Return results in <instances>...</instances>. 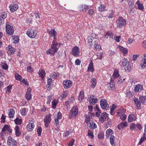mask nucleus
<instances>
[{
    "label": "nucleus",
    "instance_id": "obj_1",
    "mask_svg": "<svg viewBox=\"0 0 146 146\" xmlns=\"http://www.w3.org/2000/svg\"><path fill=\"white\" fill-rule=\"evenodd\" d=\"M49 33L50 36H53L54 40L52 42L50 49L46 51V53L53 55L57 52L59 48L60 44L56 41V33L54 29H51L49 31Z\"/></svg>",
    "mask_w": 146,
    "mask_h": 146
},
{
    "label": "nucleus",
    "instance_id": "obj_2",
    "mask_svg": "<svg viewBox=\"0 0 146 146\" xmlns=\"http://www.w3.org/2000/svg\"><path fill=\"white\" fill-rule=\"evenodd\" d=\"M78 114V107L74 106L71 109L69 115V118L71 119L72 118H75Z\"/></svg>",
    "mask_w": 146,
    "mask_h": 146
},
{
    "label": "nucleus",
    "instance_id": "obj_3",
    "mask_svg": "<svg viewBox=\"0 0 146 146\" xmlns=\"http://www.w3.org/2000/svg\"><path fill=\"white\" fill-rule=\"evenodd\" d=\"M116 23L117 27L119 28L122 27L126 24L125 20L123 19L121 17H119L118 18Z\"/></svg>",
    "mask_w": 146,
    "mask_h": 146
},
{
    "label": "nucleus",
    "instance_id": "obj_4",
    "mask_svg": "<svg viewBox=\"0 0 146 146\" xmlns=\"http://www.w3.org/2000/svg\"><path fill=\"white\" fill-rule=\"evenodd\" d=\"M51 114H49L46 115L44 117V121L45 127L46 128L48 127L49 123L51 121Z\"/></svg>",
    "mask_w": 146,
    "mask_h": 146
},
{
    "label": "nucleus",
    "instance_id": "obj_5",
    "mask_svg": "<svg viewBox=\"0 0 146 146\" xmlns=\"http://www.w3.org/2000/svg\"><path fill=\"white\" fill-rule=\"evenodd\" d=\"M101 108L104 110H107L109 108V105L106 100L105 99H101L100 102Z\"/></svg>",
    "mask_w": 146,
    "mask_h": 146
},
{
    "label": "nucleus",
    "instance_id": "obj_6",
    "mask_svg": "<svg viewBox=\"0 0 146 146\" xmlns=\"http://www.w3.org/2000/svg\"><path fill=\"white\" fill-rule=\"evenodd\" d=\"M8 145L9 146H16L17 142L11 136H9L7 141Z\"/></svg>",
    "mask_w": 146,
    "mask_h": 146
},
{
    "label": "nucleus",
    "instance_id": "obj_7",
    "mask_svg": "<svg viewBox=\"0 0 146 146\" xmlns=\"http://www.w3.org/2000/svg\"><path fill=\"white\" fill-rule=\"evenodd\" d=\"M6 28L7 34L9 35H13L14 33V29L13 27L8 24L6 25Z\"/></svg>",
    "mask_w": 146,
    "mask_h": 146
},
{
    "label": "nucleus",
    "instance_id": "obj_8",
    "mask_svg": "<svg viewBox=\"0 0 146 146\" xmlns=\"http://www.w3.org/2000/svg\"><path fill=\"white\" fill-rule=\"evenodd\" d=\"M37 33L36 30H28L27 32V35L30 38H34Z\"/></svg>",
    "mask_w": 146,
    "mask_h": 146
},
{
    "label": "nucleus",
    "instance_id": "obj_9",
    "mask_svg": "<svg viewBox=\"0 0 146 146\" xmlns=\"http://www.w3.org/2000/svg\"><path fill=\"white\" fill-rule=\"evenodd\" d=\"M109 118L108 114L106 112H103L100 115V117L99 118V121L103 123L106 120H107Z\"/></svg>",
    "mask_w": 146,
    "mask_h": 146
},
{
    "label": "nucleus",
    "instance_id": "obj_10",
    "mask_svg": "<svg viewBox=\"0 0 146 146\" xmlns=\"http://www.w3.org/2000/svg\"><path fill=\"white\" fill-rule=\"evenodd\" d=\"M64 87L65 89H68L71 86L72 84V82L70 80L64 81L63 82Z\"/></svg>",
    "mask_w": 146,
    "mask_h": 146
},
{
    "label": "nucleus",
    "instance_id": "obj_11",
    "mask_svg": "<svg viewBox=\"0 0 146 146\" xmlns=\"http://www.w3.org/2000/svg\"><path fill=\"white\" fill-rule=\"evenodd\" d=\"M80 51L79 50V47L77 46L74 47L72 49V54L75 56H77L79 55Z\"/></svg>",
    "mask_w": 146,
    "mask_h": 146
},
{
    "label": "nucleus",
    "instance_id": "obj_12",
    "mask_svg": "<svg viewBox=\"0 0 146 146\" xmlns=\"http://www.w3.org/2000/svg\"><path fill=\"white\" fill-rule=\"evenodd\" d=\"M136 116L135 114L132 113L129 114L128 116V121L131 122L137 119Z\"/></svg>",
    "mask_w": 146,
    "mask_h": 146
},
{
    "label": "nucleus",
    "instance_id": "obj_13",
    "mask_svg": "<svg viewBox=\"0 0 146 146\" xmlns=\"http://www.w3.org/2000/svg\"><path fill=\"white\" fill-rule=\"evenodd\" d=\"M31 89L30 88H28L27 89V91L25 97L26 99L28 101L30 100L31 98Z\"/></svg>",
    "mask_w": 146,
    "mask_h": 146
},
{
    "label": "nucleus",
    "instance_id": "obj_14",
    "mask_svg": "<svg viewBox=\"0 0 146 146\" xmlns=\"http://www.w3.org/2000/svg\"><path fill=\"white\" fill-rule=\"evenodd\" d=\"M98 100V98H94V96H91L90 98H89L88 101L90 104H94L97 102Z\"/></svg>",
    "mask_w": 146,
    "mask_h": 146
},
{
    "label": "nucleus",
    "instance_id": "obj_15",
    "mask_svg": "<svg viewBox=\"0 0 146 146\" xmlns=\"http://www.w3.org/2000/svg\"><path fill=\"white\" fill-rule=\"evenodd\" d=\"M133 100L136 106L137 109H140L141 104L138 98L135 97L133 99Z\"/></svg>",
    "mask_w": 146,
    "mask_h": 146
},
{
    "label": "nucleus",
    "instance_id": "obj_16",
    "mask_svg": "<svg viewBox=\"0 0 146 146\" xmlns=\"http://www.w3.org/2000/svg\"><path fill=\"white\" fill-rule=\"evenodd\" d=\"M140 66L143 69L146 68V55L144 56L143 59L141 62Z\"/></svg>",
    "mask_w": 146,
    "mask_h": 146
},
{
    "label": "nucleus",
    "instance_id": "obj_17",
    "mask_svg": "<svg viewBox=\"0 0 146 146\" xmlns=\"http://www.w3.org/2000/svg\"><path fill=\"white\" fill-rule=\"evenodd\" d=\"M9 7L11 12H14L17 9L18 6L17 4H14L10 5L9 6Z\"/></svg>",
    "mask_w": 146,
    "mask_h": 146
},
{
    "label": "nucleus",
    "instance_id": "obj_18",
    "mask_svg": "<svg viewBox=\"0 0 146 146\" xmlns=\"http://www.w3.org/2000/svg\"><path fill=\"white\" fill-rule=\"evenodd\" d=\"M120 64L122 65L123 66H126L129 63V62L127 59L125 58H123L121 60L119 63Z\"/></svg>",
    "mask_w": 146,
    "mask_h": 146
},
{
    "label": "nucleus",
    "instance_id": "obj_19",
    "mask_svg": "<svg viewBox=\"0 0 146 146\" xmlns=\"http://www.w3.org/2000/svg\"><path fill=\"white\" fill-rule=\"evenodd\" d=\"M143 90L142 85L140 84H138L135 86L134 87V92L137 93L139 91Z\"/></svg>",
    "mask_w": 146,
    "mask_h": 146
},
{
    "label": "nucleus",
    "instance_id": "obj_20",
    "mask_svg": "<svg viewBox=\"0 0 146 146\" xmlns=\"http://www.w3.org/2000/svg\"><path fill=\"white\" fill-rule=\"evenodd\" d=\"M8 54L9 55H10L14 54L15 53V50L11 46H9L8 49L7 51Z\"/></svg>",
    "mask_w": 146,
    "mask_h": 146
},
{
    "label": "nucleus",
    "instance_id": "obj_21",
    "mask_svg": "<svg viewBox=\"0 0 146 146\" xmlns=\"http://www.w3.org/2000/svg\"><path fill=\"white\" fill-rule=\"evenodd\" d=\"M88 45L89 46H91L92 45V42L94 41V42H95V39H94L92 36L88 37Z\"/></svg>",
    "mask_w": 146,
    "mask_h": 146
},
{
    "label": "nucleus",
    "instance_id": "obj_22",
    "mask_svg": "<svg viewBox=\"0 0 146 146\" xmlns=\"http://www.w3.org/2000/svg\"><path fill=\"white\" fill-rule=\"evenodd\" d=\"M113 34L110 31H108L106 33L104 36V38H106L108 39V38H113Z\"/></svg>",
    "mask_w": 146,
    "mask_h": 146
},
{
    "label": "nucleus",
    "instance_id": "obj_23",
    "mask_svg": "<svg viewBox=\"0 0 146 146\" xmlns=\"http://www.w3.org/2000/svg\"><path fill=\"white\" fill-rule=\"evenodd\" d=\"M111 79H112L111 78ZM115 84L113 81L111 80L110 83L108 84V86L110 89L113 90L115 88Z\"/></svg>",
    "mask_w": 146,
    "mask_h": 146
},
{
    "label": "nucleus",
    "instance_id": "obj_24",
    "mask_svg": "<svg viewBox=\"0 0 146 146\" xmlns=\"http://www.w3.org/2000/svg\"><path fill=\"white\" fill-rule=\"evenodd\" d=\"M127 122L126 121L122 122L120 123L117 126V128L119 130H120L121 128H123L127 126Z\"/></svg>",
    "mask_w": 146,
    "mask_h": 146
},
{
    "label": "nucleus",
    "instance_id": "obj_25",
    "mask_svg": "<svg viewBox=\"0 0 146 146\" xmlns=\"http://www.w3.org/2000/svg\"><path fill=\"white\" fill-rule=\"evenodd\" d=\"M89 8L88 6L85 4H83L80 6V9L83 12L86 11Z\"/></svg>",
    "mask_w": 146,
    "mask_h": 146
},
{
    "label": "nucleus",
    "instance_id": "obj_26",
    "mask_svg": "<svg viewBox=\"0 0 146 146\" xmlns=\"http://www.w3.org/2000/svg\"><path fill=\"white\" fill-rule=\"evenodd\" d=\"M96 112V117H99L101 111L98 106H96L94 108Z\"/></svg>",
    "mask_w": 146,
    "mask_h": 146
},
{
    "label": "nucleus",
    "instance_id": "obj_27",
    "mask_svg": "<svg viewBox=\"0 0 146 146\" xmlns=\"http://www.w3.org/2000/svg\"><path fill=\"white\" fill-rule=\"evenodd\" d=\"M115 137L113 135H111L110 137V142L111 145L115 146Z\"/></svg>",
    "mask_w": 146,
    "mask_h": 146
},
{
    "label": "nucleus",
    "instance_id": "obj_28",
    "mask_svg": "<svg viewBox=\"0 0 146 146\" xmlns=\"http://www.w3.org/2000/svg\"><path fill=\"white\" fill-rule=\"evenodd\" d=\"M113 134V131L110 129H107L106 132V137H109V135H112Z\"/></svg>",
    "mask_w": 146,
    "mask_h": 146
},
{
    "label": "nucleus",
    "instance_id": "obj_29",
    "mask_svg": "<svg viewBox=\"0 0 146 146\" xmlns=\"http://www.w3.org/2000/svg\"><path fill=\"white\" fill-rule=\"evenodd\" d=\"M34 124L33 123H29L27 126V128L29 130L31 131L33 130L34 127Z\"/></svg>",
    "mask_w": 146,
    "mask_h": 146
},
{
    "label": "nucleus",
    "instance_id": "obj_30",
    "mask_svg": "<svg viewBox=\"0 0 146 146\" xmlns=\"http://www.w3.org/2000/svg\"><path fill=\"white\" fill-rule=\"evenodd\" d=\"M119 75V74L118 70H115L113 73V75H112V78L113 79H116L118 78Z\"/></svg>",
    "mask_w": 146,
    "mask_h": 146
},
{
    "label": "nucleus",
    "instance_id": "obj_31",
    "mask_svg": "<svg viewBox=\"0 0 146 146\" xmlns=\"http://www.w3.org/2000/svg\"><path fill=\"white\" fill-rule=\"evenodd\" d=\"M91 82L92 83L91 87L94 88L96 85V80L95 78H93L91 80Z\"/></svg>",
    "mask_w": 146,
    "mask_h": 146
},
{
    "label": "nucleus",
    "instance_id": "obj_32",
    "mask_svg": "<svg viewBox=\"0 0 146 146\" xmlns=\"http://www.w3.org/2000/svg\"><path fill=\"white\" fill-rule=\"evenodd\" d=\"M94 68L93 66V63L92 62L90 63L88 69V71L93 72L94 71Z\"/></svg>",
    "mask_w": 146,
    "mask_h": 146
},
{
    "label": "nucleus",
    "instance_id": "obj_33",
    "mask_svg": "<svg viewBox=\"0 0 146 146\" xmlns=\"http://www.w3.org/2000/svg\"><path fill=\"white\" fill-rule=\"evenodd\" d=\"M125 111V110L123 109L118 110L117 112V115L118 116H120L121 115H123Z\"/></svg>",
    "mask_w": 146,
    "mask_h": 146
},
{
    "label": "nucleus",
    "instance_id": "obj_34",
    "mask_svg": "<svg viewBox=\"0 0 146 146\" xmlns=\"http://www.w3.org/2000/svg\"><path fill=\"white\" fill-rule=\"evenodd\" d=\"M15 134L16 136H19L21 134V132L19 131V127L17 125L16 126L15 128Z\"/></svg>",
    "mask_w": 146,
    "mask_h": 146
},
{
    "label": "nucleus",
    "instance_id": "obj_35",
    "mask_svg": "<svg viewBox=\"0 0 146 146\" xmlns=\"http://www.w3.org/2000/svg\"><path fill=\"white\" fill-rule=\"evenodd\" d=\"M84 92L81 91L80 92V94L78 97V99L80 101H82V100L84 99Z\"/></svg>",
    "mask_w": 146,
    "mask_h": 146
},
{
    "label": "nucleus",
    "instance_id": "obj_36",
    "mask_svg": "<svg viewBox=\"0 0 146 146\" xmlns=\"http://www.w3.org/2000/svg\"><path fill=\"white\" fill-rule=\"evenodd\" d=\"M140 1L139 0H138L136 3V5L138 6V9L140 10H142L144 9V7L142 4L140 3Z\"/></svg>",
    "mask_w": 146,
    "mask_h": 146
},
{
    "label": "nucleus",
    "instance_id": "obj_37",
    "mask_svg": "<svg viewBox=\"0 0 146 146\" xmlns=\"http://www.w3.org/2000/svg\"><path fill=\"white\" fill-rule=\"evenodd\" d=\"M89 124H90V128L95 129L97 127L95 123L93 122L92 121H90Z\"/></svg>",
    "mask_w": 146,
    "mask_h": 146
},
{
    "label": "nucleus",
    "instance_id": "obj_38",
    "mask_svg": "<svg viewBox=\"0 0 146 146\" xmlns=\"http://www.w3.org/2000/svg\"><path fill=\"white\" fill-rule=\"evenodd\" d=\"M28 110L25 108H23L20 111V113L21 115L23 116H25L27 113Z\"/></svg>",
    "mask_w": 146,
    "mask_h": 146
},
{
    "label": "nucleus",
    "instance_id": "obj_39",
    "mask_svg": "<svg viewBox=\"0 0 146 146\" xmlns=\"http://www.w3.org/2000/svg\"><path fill=\"white\" fill-rule=\"evenodd\" d=\"M39 76H40L42 79H43L44 77L45 74V71L44 70H39L38 72Z\"/></svg>",
    "mask_w": 146,
    "mask_h": 146
},
{
    "label": "nucleus",
    "instance_id": "obj_40",
    "mask_svg": "<svg viewBox=\"0 0 146 146\" xmlns=\"http://www.w3.org/2000/svg\"><path fill=\"white\" fill-rule=\"evenodd\" d=\"M15 111L13 109H11L9 114V117L10 118H13L14 117V115L15 114Z\"/></svg>",
    "mask_w": 146,
    "mask_h": 146
},
{
    "label": "nucleus",
    "instance_id": "obj_41",
    "mask_svg": "<svg viewBox=\"0 0 146 146\" xmlns=\"http://www.w3.org/2000/svg\"><path fill=\"white\" fill-rule=\"evenodd\" d=\"M59 74L58 73L53 72L51 74V77L53 79H56L59 76Z\"/></svg>",
    "mask_w": 146,
    "mask_h": 146
},
{
    "label": "nucleus",
    "instance_id": "obj_42",
    "mask_svg": "<svg viewBox=\"0 0 146 146\" xmlns=\"http://www.w3.org/2000/svg\"><path fill=\"white\" fill-rule=\"evenodd\" d=\"M15 77L16 80L20 81L22 80V76L17 73L15 74Z\"/></svg>",
    "mask_w": 146,
    "mask_h": 146
},
{
    "label": "nucleus",
    "instance_id": "obj_43",
    "mask_svg": "<svg viewBox=\"0 0 146 146\" xmlns=\"http://www.w3.org/2000/svg\"><path fill=\"white\" fill-rule=\"evenodd\" d=\"M58 103V101L57 100H54L52 102V108L53 109H55L56 106Z\"/></svg>",
    "mask_w": 146,
    "mask_h": 146
},
{
    "label": "nucleus",
    "instance_id": "obj_44",
    "mask_svg": "<svg viewBox=\"0 0 146 146\" xmlns=\"http://www.w3.org/2000/svg\"><path fill=\"white\" fill-rule=\"evenodd\" d=\"M139 99L142 103L144 104L145 102V100H146V96H140L139 97Z\"/></svg>",
    "mask_w": 146,
    "mask_h": 146
},
{
    "label": "nucleus",
    "instance_id": "obj_45",
    "mask_svg": "<svg viewBox=\"0 0 146 146\" xmlns=\"http://www.w3.org/2000/svg\"><path fill=\"white\" fill-rule=\"evenodd\" d=\"M14 121L16 124L20 125L22 123V119H19L18 117H17L15 120Z\"/></svg>",
    "mask_w": 146,
    "mask_h": 146
},
{
    "label": "nucleus",
    "instance_id": "obj_46",
    "mask_svg": "<svg viewBox=\"0 0 146 146\" xmlns=\"http://www.w3.org/2000/svg\"><path fill=\"white\" fill-rule=\"evenodd\" d=\"M106 6L103 4L101 5L99 7V10L100 11H103L105 10Z\"/></svg>",
    "mask_w": 146,
    "mask_h": 146
},
{
    "label": "nucleus",
    "instance_id": "obj_47",
    "mask_svg": "<svg viewBox=\"0 0 146 146\" xmlns=\"http://www.w3.org/2000/svg\"><path fill=\"white\" fill-rule=\"evenodd\" d=\"M71 133V131H67L66 132H64L63 133L64 137H66L69 136Z\"/></svg>",
    "mask_w": 146,
    "mask_h": 146
},
{
    "label": "nucleus",
    "instance_id": "obj_48",
    "mask_svg": "<svg viewBox=\"0 0 146 146\" xmlns=\"http://www.w3.org/2000/svg\"><path fill=\"white\" fill-rule=\"evenodd\" d=\"M7 16V15L6 13L3 12L2 13L1 15L0 19H2L4 21V19L6 18Z\"/></svg>",
    "mask_w": 146,
    "mask_h": 146
},
{
    "label": "nucleus",
    "instance_id": "obj_49",
    "mask_svg": "<svg viewBox=\"0 0 146 146\" xmlns=\"http://www.w3.org/2000/svg\"><path fill=\"white\" fill-rule=\"evenodd\" d=\"M86 119H85V121L86 123H88L90 122V121H91L90 120L91 118V116L90 115H86Z\"/></svg>",
    "mask_w": 146,
    "mask_h": 146
},
{
    "label": "nucleus",
    "instance_id": "obj_50",
    "mask_svg": "<svg viewBox=\"0 0 146 146\" xmlns=\"http://www.w3.org/2000/svg\"><path fill=\"white\" fill-rule=\"evenodd\" d=\"M119 49L120 50L122 51L123 53L125 54L127 53L128 52L126 48H124L122 46L119 47Z\"/></svg>",
    "mask_w": 146,
    "mask_h": 146
},
{
    "label": "nucleus",
    "instance_id": "obj_51",
    "mask_svg": "<svg viewBox=\"0 0 146 146\" xmlns=\"http://www.w3.org/2000/svg\"><path fill=\"white\" fill-rule=\"evenodd\" d=\"M13 39L14 41L13 43L15 44L19 41V38L17 36H14Z\"/></svg>",
    "mask_w": 146,
    "mask_h": 146
},
{
    "label": "nucleus",
    "instance_id": "obj_52",
    "mask_svg": "<svg viewBox=\"0 0 146 146\" xmlns=\"http://www.w3.org/2000/svg\"><path fill=\"white\" fill-rule=\"evenodd\" d=\"M104 137V133L102 131H101L98 135V138L99 139H102Z\"/></svg>",
    "mask_w": 146,
    "mask_h": 146
},
{
    "label": "nucleus",
    "instance_id": "obj_53",
    "mask_svg": "<svg viewBox=\"0 0 146 146\" xmlns=\"http://www.w3.org/2000/svg\"><path fill=\"white\" fill-rule=\"evenodd\" d=\"M1 65L2 68L4 69L5 70H7L8 67V65H7V64L5 63H2L1 64Z\"/></svg>",
    "mask_w": 146,
    "mask_h": 146
},
{
    "label": "nucleus",
    "instance_id": "obj_54",
    "mask_svg": "<svg viewBox=\"0 0 146 146\" xmlns=\"http://www.w3.org/2000/svg\"><path fill=\"white\" fill-rule=\"evenodd\" d=\"M42 130V129L40 127H38L37 131L38 136H40L41 135Z\"/></svg>",
    "mask_w": 146,
    "mask_h": 146
},
{
    "label": "nucleus",
    "instance_id": "obj_55",
    "mask_svg": "<svg viewBox=\"0 0 146 146\" xmlns=\"http://www.w3.org/2000/svg\"><path fill=\"white\" fill-rule=\"evenodd\" d=\"M126 95L129 98L131 97L132 96L131 92L129 90L126 91Z\"/></svg>",
    "mask_w": 146,
    "mask_h": 146
},
{
    "label": "nucleus",
    "instance_id": "obj_56",
    "mask_svg": "<svg viewBox=\"0 0 146 146\" xmlns=\"http://www.w3.org/2000/svg\"><path fill=\"white\" fill-rule=\"evenodd\" d=\"M47 84L46 85L47 87H49L50 86V84L51 83H52V79L51 78H47Z\"/></svg>",
    "mask_w": 146,
    "mask_h": 146
},
{
    "label": "nucleus",
    "instance_id": "obj_57",
    "mask_svg": "<svg viewBox=\"0 0 146 146\" xmlns=\"http://www.w3.org/2000/svg\"><path fill=\"white\" fill-rule=\"evenodd\" d=\"M136 127V125L134 123H131L130 125V128L131 130H133L135 129Z\"/></svg>",
    "mask_w": 146,
    "mask_h": 146
},
{
    "label": "nucleus",
    "instance_id": "obj_58",
    "mask_svg": "<svg viewBox=\"0 0 146 146\" xmlns=\"http://www.w3.org/2000/svg\"><path fill=\"white\" fill-rule=\"evenodd\" d=\"M52 95H50L48 96L47 97V104H49L51 100L52 99Z\"/></svg>",
    "mask_w": 146,
    "mask_h": 146
},
{
    "label": "nucleus",
    "instance_id": "obj_59",
    "mask_svg": "<svg viewBox=\"0 0 146 146\" xmlns=\"http://www.w3.org/2000/svg\"><path fill=\"white\" fill-rule=\"evenodd\" d=\"M59 119L57 118H56L54 119V125L56 126H58L59 125Z\"/></svg>",
    "mask_w": 146,
    "mask_h": 146
},
{
    "label": "nucleus",
    "instance_id": "obj_60",
    "mask_svg": "<svg viewBox=\"0 0 146 146\" xmlns=\"http://www.w3.org/2000/svg\"><path fill=\"white\" fill-rule=\"evenodd\" d=\"M75 140L74 139H72L70 141L68 145V146H72L74 144Z\"/></svg>",
    "mask_w": 146,
    "mask_h": 146
},
{
    "label": "nucleus",
    "instance_id": "obj_61",
    "mask_svg": "<svg viewBox=\"0 0 146 146\" xmlns=\"http://www.w3.org/2000/svg\"><path fill=\"white\" fill-rule=\"evenodd\" d=\"M62 115L61 113L60 112H58L57 114V116L56 118L59 119H60L62 118Z\"/></svg>",
    "mask_w": 146,
    "mask_h": 146
},
{
    "label": "nucleus",
    "instance_id": "obj_62",
    "mask_svg": "<svg viewBox=\"0 0 146 146\" xmlns=\"http://www.w3.org/2000/svg\"><path fill=\"white\" fill-rule=\"evenodd\" d=\"M27 69L28 72H31L33 71V68L31 66H28Z\"/></svg>",
    "mask_w": 146,
    "mask_h": 146
},
{
    "label": "nucleus",
    "instance_id": "obj_63",
    "mask_svg": "<svg viewBox=\"0 0 146 146\" xmlns=\"http://www.w3.org/2000/svg\"><path fill=\"white\" fill-rule=\"evenodd\" d=\"M133 41V38H129L127 41V42L129 44H130L132 43Z\"/></svg>",
    "mask_w": 146,
    "mask_h": 146
},
{
    "label": "nucleus",
    "instance_id": "obj_64",
    "mask_svg": "<svg viewBox=\"0 0 146 146\" xmlns=\"http://www.w3.org/2000/svg\"><path fill=\"white\" fill-rule=\"evenodd\" d=\"M8 128V126L7 125H5L3 128L2 129V131H7Z\"/></svg>",
    "mask_w": 146,
    "mask_h": 146
}]
</instances>
